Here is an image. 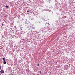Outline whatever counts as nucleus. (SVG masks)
<instances>
[{
  "label": "nucleus",
  "mask_w": 75,
  "mask_h": 75,
  "mask_svg": "<svg viewBox=\"0 0 75 75\" xmlns=\"http://www.w3.org/2000/svg\"><path fill=\"white\" fill-rule=\"evenodd\" d=\"M1 72V74H3L4 73V70H1L0 71Z\"/></svg>",
  "instance_id": "1"
},
{
  "label": "nucleus",
  "mask_w": 75,
  "mask_h": 75,
  "mask_svg": "<svg viewBox=\"0 0 75 75\" xmlns=\"http://www.w3.org/2000/svg\"><path fill=\"white\" fill-rule=\"evenodd\" d=\"M27 13H28V14H29V13H30V11H27Z\"/></svg>",
  "instance_id": "4"
},
{
  "label": "nucleus",
  "mask_w": 75,
  "mask_h": 75,
  "mask_svg": "<svg viewBox=\"0 0 75 75\" xmlns=\"http://www.w3.org/2000/svg\"><path fill=\"white\" fill-rule=\"evenodd\" d=\"M5 59V58H3V60H4Z\"/></svg>",
  "instance_id": "7"
},
{
  "label": "nucleus",
  "mask_w": 75,
  "mask_h": 75,
  "mask_svg": "<svg viewBox=\"0 0 75 75\" xmlns=\"http://www.w3.org/2000/svg\"><path fill=\"white\" fill-rule=\"evenodd\" d=\"M39 64H38L37 65V66H39Z\"/></svg>",
  "instance_id": "8"
},
{
  "label": "nucleus",
  "mask_w": 75,
  "mask_h": 75,
  "mask_svg": "<svg viewBox=\"0 0 75 75\" xmlns=\"http://www.w3.org/2000/svg\"><path fill=\"white\" fill-rule=\"evenodd\" d=\"M3 64H6V60H4Z\"/></svg>",
  "instance_id": "2"
},
{
  "label": "nucleus",
  "mask_w": 75,
  "mask_h": 75,
  "mask_svg": "<svg viewBox=\"0 0 75 75\" xmlns=\"http://www.w3.org/2000/svg\"><path fill=\"white\" fill-rule=\"evenodd\" d=\"M50 0H47V1H49V2H50Z\"/></svg>",
  "instance_id": "6"
},
{
  "label": "nucleus",
  "mask_w": 75,
  "mask_h": 75,
  "mask_svg": "<svg viewBox=\"0 0 75 75\" xmlns=\"http://www.w3.org/2000/svg\"><path fill=\"white\" fill-rule=\"evenodd\" d=\"M47 24H49V23H47Z\"/></svg>",
  "instance_id": "10"
},
{
  "label": "nucleus",
  "mask_w": 75,
  "mask_h": 75,
  "mask_svg": "<svg viewBox=\"0 0 75 75\" xmlns=\"http://www.w3.org/2000/svg\"><path fill=\"white\" fill-rule=\"evenodd\" d=\"M5 7L6 8H8V6L7 5H6Z\"/></svg>",
  "instance_id": "3"
},
{
  "label": "nucleus",
  "mask_w": 75,
  "mask_h": 75,
  "mask_svg": "<svg viewBox=\"0 0 75 75\" xmlns=\"http://www.w3.org/2000/svg\"><path fill=\"white\" fill-rule=\"evenodd\" d=\"M41 71H40V74H41Z\"/></svg>",
  "instance_id": "9"
},
{
  "label": "nucleus",
  "mask_w": 75,
  "mask_h": 75,
  "mask_svg": "<svg viewBox=\"0 0 75 75\" xmlns=\"http://www.w3.org/2000/svg\"><path fill=\"white\" fill-rule=\"evenodd\" d=\"M1 66H0V70H1Z\"/></svg>",
  "instance_id": "5"
}]
</instances>
